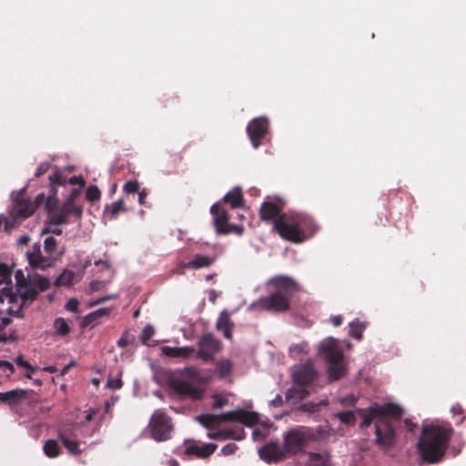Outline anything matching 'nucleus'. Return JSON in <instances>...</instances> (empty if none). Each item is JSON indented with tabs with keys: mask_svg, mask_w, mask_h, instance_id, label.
Instances as JSON below:
<instances>
[{
	"mask_svg": "<svg viewBox=\"0 0 466 466\" xmlns=\"http://www.w3.org/2000/svg\"><path fill=\"white\" fill-rule=\"evenodd\" d=\"M274 229L283 239L301 243L315 232L316 225L310 216L289 211L275 221Z\"/></svg>",
	"mask_w": 466,
	"mask_h": 466,
	"instance_id": "f03ea898",
	"label": "nucleus"
},
{
	"mask_svg": "<svg viewBox=\"0 0 466 466\" xmlns=\"http://www.w3.org/2000/svg\"><path fill=\"white\" fill-rule=\"evenodd\" d=\"M268 128L269 122L265 116L256 117L248 123L247 133L254 148H258L261 145V140L268 134Z\"/></svg>",
	"mask_w": 466,
	"mask_h": 466,
	"instance_id": "4468645a",
	"label": "nucleus"
},
{
	"mask_svg": "<svg viewBox=\"0 0 466 466\" xmlns=\"http://www.w3.org/2000/svg\"><path fill=\"white\" fill-rule=\"evenodd\" d=\"M54 327L56 334L60 336H66L69 333L70 329L66 321L63 318H57L55 320Z\"/></svg>",
	"mask_w": 466,
	"mask_h": 466,
	"instance_id": "a19ab883",
	"label": "nucleus"
},
{
	"mask_svg": "<svg viewBox=\"0 0 466 466\" xmlns=\"http://www.w3.org/2000/svg\"><path fill=\"white\" fill-rule=\"evenodd\" d=\"M122 386H123V381L119 378L108 379V380L106 382V387L111 390H119L122 388Z\"/></svg>",
	"mask_w": 466,
	"mask_h": 466,
	"instance_id": "603ef678",
	"label": "nucleus"
},
{
	"mask_svg": "<svg viewBox=\"0 0 466 466\" xmlns=\"http://www.w3.org/2000/svg\"><path fill=\"white\" fill-rule=\"evenodd\" d=\"M50 185L53 186H65L67 181L66 177L63 176L60 170H56L53 174L48 177Z\"/></svg>",
	"mask_w": 466,
	"mask_h": 466,
	"instance_id": "37998d69",
	"label": "nucleus"
},
{
	"mask_svg": "<svg viewBox=\"0 0 466 466\" xmlns=\"http://www.w3.org/2000/svg\"><path fill=\"white\" fill-rule=\"evenodd\" d=\"M15 363L17 366L27 370V372L25 374L26 379H32V374L37 370L36 367L32 366L27 360H25L23 356H18L15 359Z\"/></svg>",
	"mask_w": 466,
	"mask_h": 466,
	"instance_id": "ea45409f",
	"label": "nucleus"
},
{
	"mask_svg": "<svg viewBox=\"0 0 466 466\" xmlns=\"http://www.w3.org/2000/svg\"><path fill=\"white\" fill-rule=\"evenodd\" d=\"M217 447L215 443L203 444L201 446L193 444L187 446L185 452L188 455H196L198 458L206 459L215 452Z\"/></svg>",
	"mask_w": 466,
	"mask_h": 466,
	"instance_id": "5701e85b",
	"label": "nucleus"
},
{
	"mask_svg": "<svg viewBox=\"0 0 466 466\" xmlns=\"http://www.w3.org/2000/svg\"><path fill=\"white\" fill-rule=\"evenodd\" d=\"M162 352L170 358L188 359L194 355L196 350L192 346L163 347Z\"/></svg>",
	"mask_w": 466,
	"mask_h": 466,
	"instance_id": "b1692460",
	"label": "nucleus"
},
{
	"mask_svg": "<svg viewBox=\"0 0 466 466\" xmlns=\"http://www.w3.org/2000/svg\"><path fill=\"white\" fill-rule=\"evenodd\" d=\"M109 313V309L107 308H101V309H98L91 313H89L86 318H85V322H86V325H90V324H94V322L103 317V316H106Z\"/></svg>",
	"mask_w": 466,
	"mask_h": 466,
	"instance_id": "58836bf2",
	"label": "nucleus"
},
{
	"mask_svg": "<svg viewBox=\"0 0 466 466\" xmlns=\"http://www.w3.org/2000/svg\"><path fill=\"white\" fill-rule=\"evenodd\" d=\"M101 198V191L96 185H90L86 190V198L90 201H97Z\"/></svg>",
	"mask_w": 466,
	"mask_h": 466,
	"instance_id": "79ce46f5",
	"label": "nucleus"
},
{
	"mask_svg": "<svg viewBox=\"0 0 466 466\" xmlns=\"http://www.w3.org/2000/svg\"><path fill=\"white\" fill-rule=\"evenodd\" d=\"M320 403L315 404L313 402H305L300 405L299 410L306 412H315L318 410V407Z\"/></svg>",
	"mask_w": 466,
	"mask_h": 466,
	"instance_id": "3c124183",
	"label": "nucleus"
},
{
	"mask_svg": "<svg viewBox=\"0 0 466 466\" xmlns=\"http://www.w3.org/2000/svg\"><path fill=\"white\" fill-rule=\"evenodd\" d=\"M0 369H2L4 372L8 371L6 374L7 377H9L15 371L14 365L7 360H0Z\"/></svg>",
	"mask_w": 466,
	"mask_h": 466,
	"instance_id": "5fc2aeb1",
	"label": "nucleus"
},
{
	"mask_svg": "<svg viewBox=\"0 0 466 466\" xmlns=\"http://www.w3.org/2000/svg\"><path fill=\"white\" fill-rule=\"evenodd\" d=\"M259 456L267 462H277L287 457L284 448H281L276 442H270L264 445L259 450Z\"/></svg>",
	"mask_w": 466,
	"mask_h": 466,
	"instance_id": "aec40b11",
	"label": "nucleus"
},
{
	"mask_svg": "<svg viewBox=\"0 0 466 466\" xmlns=\"http://www.w3.org/2000/svg\"><path fill=\"white\" fill-rule=\"evenodd\" d=\"M34 286L39 290L40 292L46 291L50 287V281L47 278L45 277H37L33 281Z\"/></svg>",
	"mask_w": 466,
	"mask_h": 466,
	"instance_id": "c03bdc74",
	"label": "nucleus"
},
{
	"mask_svg": "<svg viewBox=\"0 0 466 466\" xmlns=\"http://www.w3.org/2000/svg\"><path fill=\"white\" fill-rule=\"evenodd\" d=\"M46 233H53L56 236H60V235H62L63 230L60 228H46L43 229L42 234H46Z\"/></svg>",
	"mask_w": 466,
	"mask_h": 466,
	"instance_id": "338daca9",
	"label": "nucleus"
},
{
	"mask_svg": "<svg viewBox=\"0 0 466 466\" xmlns=\"http://www.w3.org/2000/svg\"><path fill=\"white\" fill-rule=\"evenodd\" d=\"M60 441H62L65 448L68 451V452L72 455H79L82 451L79 449V442L76 440H72L68 438L65 433L59 432L58 435Z\"/></svg>",
	"mask_w": 466,
	"mask_h": 466,
	"instance_id": "7c9ffc66",
	"label": "nucleus"
},
{
	"mask_svg": "<svg viewBox=\"0 0 466 466\" xmlns=\"http://www.w3.org/2000/svg\"><path fill=\"white\" fill-rule=\"evenodd\" d=\"M196 358L205 362L212 361L221 350V342L212 333L204 334L198 341Z\"/></svg>",
	"mask_w": 466,
	"mask_h": 466,
	"instance_id": "f8f14e48",
	"label": "nucleus"
},
{
	"mask_svg": "<svg viewBox=\"0 0 466 466\" xmlns=\"http://www.w3.org/2000/svg\"><path fill=\"white\" fill-rule=\"evenodd\" d=\"M226 229L229 230L228 234L235 233L238 236H241L244 232V227L242 225H233L230 223Z\"/></svg>",
	"mask_w": 466,
	"mask_h": 466,
	"instance_id": "13d9d810",
	"label": "nucleus"
},
{
	"mask_svg": "<svg viewBox=\"0 0 466 466\" xmlns=\"http://www.w3.org/2000/svg\"><path fill=\"white\" fill-rule=\"evenodd\" d=\"M155 333V329L151 325H147L141 334V339L143 343L147 344V341L152 338Z\"/></svg>",
	"mask_w": 466,
	"mask_h": 466,
	"instance_id": "09e8293b",
	"label": "nucleus"
},
{
	"mask_svg": "<svg viewBox=\"0 0 466 466\" xmlns=\"http://www.w3.org/2000/svg\"><path fill=\"white\" fill-rule=\"evenodd\" d=\"M365 329V324L360 322L359 319H355L350 323L349 334L360 340L362 339V332Z\"/></svg>",
	"mask_w": 466,
	"mask_h": 466,
	"instance_id": "e433bc0d",
	"label": "nucleus"
},
{
	"mask_svg": "<svg viewBox=\"0 0 466 466\" xmlns=\"http://www.w3.org/2000/svg\"><path fill=\"white\" fill-rule=\"evenodd\" d=\"M81 188H73L66 201L76 204V199L80 196Z\"/></svg>",
	"mask_w": 466,
	"mask_h": 466,
	"instance_id": "052dcab7",
	"label": "nucleus"
},
{
	"mask_svg": "<svg viewBox=\"0 0 466 466\" xmlns=\"http://www.w3.org/2000/svg\"><path fill=\"white\" fill-rule=\"evenodd\" d=\"M50 168V163L48 162H43L41 163L38 167L36 168L35 177H39L42 175L46 174Z\"/></svg>",
	"mask_w": 466,
	"mask_h": 466,
	"instance_id": "4d7b16f0",
	"label": "nucleus"
},
{
	"mask_svg": "<svg viewBox=\"0 0 466 466\" xmlns=\"http://www.w3.org/2000/svg\"><path fill=\"white\" fill-rule=\"evenodd\" d=\"M76 278V275L74 271L66 269L61 273L56 279L55 285L57 287L66 286L69 287L72 286L75 282V279Z\"/></svg>",
	"mask_w": 466,
	"mask_h": 466,
	"instance_id": "2f4dec72",
	"label": "nucleus"
},
{
	"mask_svg": "<svg viewBox=\"0 0 466 466\" xmlns=\"http://www.w3.org/2000/svg\"><path fill=\"white\" fill-rule=\"evenodd\" d=\"M19 297L17 292L12 293L8 296V303L10 304V307H14L15 309L17 308L16 304L18 302Z\"/></svg>",
	"mask_w": 466,
	"mask_h": 466,
	"instance_id": "69168bd1",
	"label": "nucleus"
},
{
	"mask_svg": "<svg viewBox=\"0 0 466 466\" xmlns=\"http://www.w3.org/2000/svg\"><path fill=\"white\" fill-rule=\"evenodd\" d=\"M78 305L79 303L76 299H71L66 303L65 309L68 311L76 312Z\"/></svg>",
	"mask_w": 466,
	"mask_h": 466,
	"instance_id": "bf43d9fd",
	"label": "nucleus"
},
{
	"mask_svg": "<svg viewBox=\"0 0 466 466\" xmlns=\"http://www.w3.org/2000/svg\"><path fill=\"white\" fill-rule=\"evenodd\" d=\"M57 189L56 186L50 185L48 189V195L46 200V211H54L56 208L58 204Z\"/></svg>",
	"mask_w": 466,
	"mask_h": 466,
	"instance_id": "473e14b6",
	"label": "nucleus"
},
{
	"mask_svg": "<svg viewBox=\"0 0 466 466\" xmlns=\"http://www.w3.org/2000/svg\"><path fill=\"white\" fill-rule=\"evenodd\" d=\"M400 420L393 419L390 415H384L376 421L374 442L382 451L387 452L396 445L397 433L393 420Z\"/></svg>",
	"mask_w": 466,
	"mask_h": 466,
	"instance_id": "0eeeda50",
	"label": "nucleus"
},
{
	"mask_svg": "<svg viewBox=\"0 0 466 466\" xmlns=\"http://www.w3.org/2000/svg\"><path fill=\"white\" fill-rule=\"evenodd\" d=\"M309 391L306 387L296 386L289 389L286 392V399L294 402L300 401L309 397Z\"/></svg>",
	"mask_w": 466,
	"mask_h": 466,
	"instance_id": "cd10ccee",
	"label": "nucleus"
},
{
	"mask_svg": "<svg viewBox=\"0 0 466 466\" xmlns=\"http://www.w3.org/2000/svg\"><path fill=\"white\" fill-rule=\"evenodd\" d=\"M292 377L296 385L309 387L318 379L319 372L314 367L313 360H308L295 367Z\"/></svg>",
	"mask_w": 466,
	"mask_h": 466,
	"instance_id": "ddd939ff",
	"label": "nucleus"
},
{
	"mask_svg": "<svg viewBox=\"0 0 466 466\" xmlns=\"http://www.w3.org/2000/svg\"><path fill=\"white\" fill-rule=\"evenodd\" d=\"M181 379L188 380L192 384L200 381V374L197 368L190 366L186 367L181 370Z\"/></svg>",
	"mask_w": 466,
	"mask_h": 466,
	"instance_id": "72a5a7b5",
	"label": "nucleus"
},
{
	"mask_svg": "<svg viewBox=\"0 0 466 466\" xmlns=\"http://www.w3.org/2000/svg\"><path fill=\"white\" fill-rule=\"evenodd\" d=\"M48 220L52 225H65L69 223L68 217L73 215L76 220H81L83 216V206L72 204L65 201L64 204L54 209V211H47Z\"/></svg>",
	"mask_w": 466,
	"mask_h": 466,
	"instance_id": "9b49d317",
	"label": "nucleus"
},
{
	"mask_svg": "<svg viewBox=\"0 0 466 466\" xmlns=\"http://www.w3.org/2000/svg\"><path fill=\"white\" fill-rule=\"evenodd\" d=\"M275 291L260 298L255 306L260 309L284 312L290 308V299L298 291L297 283L289 277L278 276L270 279Z\"/></svg>",
	"mask_w": 466,
	"mask_h": 466,
	"instance_id": "7ed1b4c3",
	"label": "nucleus"
},
{
	"mask_svg": "<svg viewBox=\"0 0 466 466\" xmlns=\"http://www.w3.org/2000/svg\"><path fill=\"white\" fill-rule=\"evenodd\" d=\"M20 304L17 308L9 307L7 312L9 315L16 318H24V309L29 307L36 299L39 290L34 286L32 280L28 283L19 284L16 288Z\"/></svg>",
	"mask_w": 466,
	"mask_h": 466,
	"instance_id": "9d476101",
	"label": "nucleus"
},
{
	"mask_svg": "<svg viewBox=\"0 0 466 466\" xmlns=\"http://www.w3.org/2000/svg\"><path fill=\"white\" fill-rule=\"evenodd\" d=\"M208 437L212 440L226 441L233 439L236 441H241L245 438V431L242 428L238 431L227 429L221 430L215 432H208Z\"/></svg>",
	"mask_w": 466,
	"mask_h": 466,
	"instance_id": "412c9836",
	"label": "nucleus"
},
{
	"mask_svg": "<svg viewBox=\"0 0 466 466\" xmlns=\"http://www.w3.org/2000/svg\"><path fill=\"white\" fill-rule=\"evenodd\" d=\"M174 392L181 397H188L192 400H200L203 392L194 384L181 378L172 379L169 382Z\"/></svg>",
	"mask_w": 466,
	"mask_h": 466,
	"instance_id": "f3484780",
	"label": "nucleus"
},
{
	"mask_svg": "<svg viewBox=\"0 0 466 466\" xmlns=\"http://www.w3.org/2000/svg\"><path fill=\"white\" fill-rule=\"evenodd\" d=\"M123 190L127 195H135L139 190V183L137 180H129L125 183Z\"/></svg>",
	"mask_w": 466,
	"mask_h": 466,
	"instance_id": "49530a36",
	"label": "nucleus"
},
{
	"mask_svg": "<svg viewBox=\"0 0 466 466\" xmlns=\"http://www.w3.org/2000/svg\"><path fill=\"white\" fill-rule=\"evenodd\" d=\"M198 421L206 428H211L213 425L218 423L220 420L219 415L205 413L197 417Z\"/></svg>",
	"mask_w": 466,
	"mask_h": 466,
	"instance_id": "c9c22d12",
	"label": "nucleus"
},
{
	"mask_svg": "<svg viewBox=\"0 0 466 466\" xmlns=\"http://www.w3.org/2000/svg\"><path fill=\"white\" fill-rule=\"evenodd\" d=\"M68 183H70L71 185H79V188L84 187V186L86 185V181L81 176H74L70 177Z\"/></svg>",
	"mask_w": 466,
	"mask_h": 466,
	"instance_id": "680f3d73",
	"label": "nucleus"
},
{
	"mask_svg": "<svg viewBox=\"0 0 466 466\" xmlns=\"http://www.w3.org/2000/svg\"><path fill=\"white\" fill-rule=\"evenodd\" d=\"M106 209L109 210L111 218H116L119 213L127 211L125 207V200L120 198L117 201L112 203L111 206H107Z\"/></svg>",
	"mask_w": 466,
	"mask_h": 466,
	"instance_id": "4c0bfd02",
	"label": "nucleus"
},
{
	"mask_svg": "<svg viewBox=\"0 0 466 466\" xmlns=\"http://www.w3.org/2000/svg\"><path fill=\"white\" fill-rule=\"evenodd\" d=\"M15 281H16V287L19 284L28 283V282L31 281V280H28V279H26L25 278L23 271L20 270V269L15 272Z\"/></svg>",
	"mask_w": 466,
	"mask_h": 466,
	"instance_id": "e2e57ef3",
	"label": "nucleus"
},
{
	"mask_svg": "<svg viewBox=\"0 0 466 466\" xmlns=\"http://www.w3.org/2000/svg\"><path fill=\"white\" fill-rule=\"evenodd\" d=\"M152 438L157 441H163L170 439L173 426L170 417L164 411L156 410L149 423Z\"/></svg>",
	"mask_w": 466,
	"mask_h": 466,
	"instance_id": "1a4fd4ad",
	"label": "nucleus"
},
{
	"mask_svg": "<svg viewBox=\"0 0 466 466\" xmlns=\"http://www.w3.org/2000/svg\"><path fill=\"white\" fill-rule=\"evenodd\" d=\"M221 421H237L247 427H253L258 422V414L255 411H248L242 409L230 410L219 414Z\"/></svg>",
	"mask_w": 466,
	"mask_h": 466,
	"instance_id": "dca6fc26",
	"label": "nucleus"
},
{
	"mask_svg": "<svg viewBox=\"0 0 466 466\" xmlns=\"http://www.w3.org/2000/svg\"><path fill=\"white\" fill-rule=\"evenodd\" d=\"M57 241L54 237H47L44 241V250L47 256L51 255L56 258V260L62 257L65 253V248L56 252Z\"/></svg>",
	"mask_w": 466,
	"mask_h": 466,
	"instance_id": "c85d7f7f",
	"label": "nucleus"
},
{
	"mask_svg": "<svg viewBox=\"0 0 466 466\" xmlns=\"http://www.w3.org/2000/svg\"><path fill=\"white\" fill-rule=\"evenodd\" d=\"M309 466H327L326 460L319 453H310Z\"/></svg>",
	"mask_w": 466,
	"mask_h": 466,
	"instance_id": "de8ad7c7",
	"label": "nucleus"
},
{
	"mask_svg": "<svg viewBox=\"0 0 466 466\" xmlns=\"http://www.w3.org/2000/svg\"><path fill=\"white\" fill-rule=\"evenodd\" d=\"M238 450V446L237 444L233 443V442H230V443H228L227 445H225L222 449H221V453L225 456H228V455H231L233 453H235V451Z\"/></svg>",
	"mask_w": 466,
	"mask_h": 466,
	"instance_id": "864d4df0",
	"label": "nucleus"
},
{
	"mask_svg": "<svg viewBox=\"0 0 466 466\" xmlns=\"http://www.w3.org/2000/svg\"><path fill=\"white\" fill-rule=\"evenodd\" d=\"M234 328V323L230 319V315L228 310L224 309L220 314L216 323V329L218 331H222L224 337L227 339H232V330Z\"/></svg>",
	"mask_w": 466,
	"mask_h": 466,
	"instance_id": "4be33fe9",
	"label": "nucleus"
},
{
	"mask_svg": "<svg viewBox=\"0 0 466 466\" xmlns=\"http://www.w3.org/2000/svg\"><path fill=\"white\" fill-rule=\"evenodd\" d=\"M138 194V203L140 205H146V199H147V190L146 188H143L141 190H138V192H137Z\"/></svg>",
	"mask_w": 466,
	"mask_h": 466,
	"instance_id": "0e129e2a",
	"label": "nucleus"
},
{
	"mask_svg": "<svg viewBox=\"0 0 466 466\" xmlns=\"http://www.w3.org/2000/svg\"><path fill=\"white\" fill-rule=\"evenodd\" d=\"M46 198L45 194H44V193H41V194H38V195L35 197V200H34V201H32V202H33V203H35V204L36 205V208H38L40 205H42L43 203H45V204H46Z\"/></svg>",
	"mask_w": 466,
	"mask_h": 466,
	"instance_id": "774afa93",
	"label": "nucleus"
},
{
	"mask_svg": "<svg viewBox=\"0 0 466 466\" xmlns=\"http://www.w3.org/2000/svg\"><path fill=\"white\" fill-rule=\"evenodd\" d=\"M283 208L284 202L280 198H278L277 202L264 201L259 208V218L274 226L275 221L283 214Z\"/></svg>",
	"mask_w": 466,
	"mask_h": 466,
	"instance_id": "a211bd4d",
	"label": "nucleus"
},
{
	"mask_svg": "<svg viewBox=\"0 0 466 466\" xmlns=\"http://www.w3.org/2000/svg\"><path fill=\"white\" fill-rule=\"evenodd\" d=\"M26 258L30 267L34 269H46L52 267L56 261L54 256L43 255L39 243L33 245L32 248L26 252Z\"/></svg>",
	"mask_w": 466,
	"mask_h": 466,
	"instance_id": "2eb2a0df",
	"label": "nucleus"
},
{
	"mask_svg": "<svg viewBox=\"0 0 466 466\" xmlns=\"http://www.w3.org/2000/svg\"><path fill=\"white\" fill-rule=\"evenodd\" d=\"M213 399V409H220L228 403V400L226 398L220 397L218 395H214Z\"/></svg>",
	"mask_w": 466,
	"mask_h": 466,
	"instance_id": "6e6d98bb",
	"label": "nucleus"
},
{
	"mask_svg": "<svg viewBox=\"0 0 466 466\" xmlns=\"http://www.w3.org/2000/svg\"><path fill=\"white\" fill-rule=\"evenodd\" d=\"M312 439L313 434L304 428L290 430L284 436L283 448L286 455L291 456L305 452L309 441Z\"/></svg>",
	"mask_w": 466,
	"mask_h": 466,
	"instance_id": "6e6552de",
	"label": "nucleus"
},
{
	"mask_svg": "<svg viewBox=\"0 0 466 466\" xmlns=\"http://www.w3.org/2000/svg\"><path fill=\"white\" fill-rule=\"evenodd\" d=\"M319 353L328 363V379L330 382L345 376L347 368L344 363V352L337 339L327 338L322 340Z\"/></svg>",
	"mask_w": 466,
	"mask_h": 466,
	"instance_id": "20e7f679",
	"label": "nucleus"
},
{
	"mask_svg": "<svg viewBox=\"0 0 466 466\" xmlns=\"http://www.w3.org/2000/svg\"><path fill=\"white\" fill-rule=\"evenodd\" d=\"M0 278L1 282H6L11 278V270L8 268V267L3 263L0 264Z\"/></svg>",
	"mask_w": 466,
	"mask_h": 466,
	"instance_id": "8fccbe9b",
	"label": "nucleus"
},
{
	"mask_svg": "<svg viewBox=\"0 0 466 466\" xmlns=\"http://www.w3.org/2000/svg\"><path fill=\"white\" fill-rule=\"evenodd\" d=\"M361 418V428H368L373 421L380 420L384 415H390L393 419H400L403 415V409L396 403L386 402L379 404L373 402L367 409H358L356 411Z\"/></svg>",
	"mask_w": 466,
	"mask_h": 466,
	"instance_id": "423d86ee",
	"label": "nucleus"
},
{
	"mask_svg": "<svg viewBox=\"0 0 466 466\" xmlns=\"http://www.w3.org/2000/svg\"><path fill=\"white\" fill-rule=\"evenodd\" d=\"M216 261V257H209L206 255L197 254L194 258L187 262L184 267L187 268L199 269L202 268H208Z\"/></svg>",
	"mask_w": 466,
	"mask_h": 466,
	"instance_id": "393cba45",
	"label": "nucleus"
},
{
	"mask_svg": "<svg viewBox=\"0 0 466 466\" xmlns=\"http://www.w3.org/2000/svg\"><path fill=\"white\" fill-rule=\"evenodd\" d=\"M338 418L342 423L353 424L356 420L355 413L351 410L341 411L338 414Z\"/></svg>",
	"mask_w": 466,
	"mask_h": 466,
	"instance_id": "a18cd8bd",
	"label": "nucleus"
},
{
	"mask_svg": "<svg viewBox=\"0 0 466 466\" xmlns=\"http://www.w3.org/2000/svg\"><path fill=\"white\" fill-rule=\"evenodd\" d=\"M36 210V205L30 198H25L21 193L13 198L12 206L7 215L0 216V228L10 232L22 221L31 217Z\"/></svg>",
	"mask_w": 466,
	"mask_h": 466,
	"instance_id": "39448f33",
	"label": "nucleus"
},
{
	"mask_svg": "<svg viewBox=\"0 0 466 466\" xmlns=\"http://www.w3.org/2000/svg\"><path fill=\"white\" fill-rule=\"evenodd\" d=\"M223 201L229 204L232 208H237L243 206V196L240 187H235L228 192L223 198Z\"/></svg>",
	"mask_w": 466,
	"mask_h": 466,
	"instance_id": "bb28decb",
	"label": "nucleus"
},
{
	"mask_svg": "<svg viewBox=\"0 0 466 466\" xmlns=\"http://www.w3.org/2000/svg\"><path fill=\"white\" fill-rule=\"evenodd\" d=\"M31 390L15 389L7 391L6 399L8 406L18 405L28 399Z\"/></svg>",
	"mask_w": 466,
	"mask_h": 466,
	"instance_id": "a878e982",
	"label": "nucleus"
},
{
	"mask_svg": "<svg viewBox=\"0 0 466 466\" xmlns=\"http://www.w3.org/2000/svg\"><path fill=\"white\" fill-rule=\"evenodd\" d=\"M453 431V428L450 425L424 426L417 443V450L422 460L429 464L441 461L448 450Z\"/></svg>",
	"mask_w": 466,
	"mask_h": 466,
	"instance_id": "f257e3e1",
	"label": "nucleus"
},
{
	"mask_svg": "<svg viewBox=\"0 0 466 466\" xmlns=\"http://www.w3.org/2000/svg\"><path fill=\"white\" fill-rule=\"evenodd\" d=\"M44 452L49 458H56L59 456L61 449L55 440H47L44 444Z\"/></svg>",
	"mask_w": 466,
	"mask_h": 466,
	"instance_id": "f704fd0d",
	"label": "nucleus"
},
{
	"mask_svg": "<svg viewBox=\"0 0 466 466\" xmlns=\"http://www.w3.org/2000/svg\"><path fill=\"white\" fill-rule=\"evenodd\" d=\"M210 213L214 216V225L218 235H228V229H226L229 225L228 211L219 204H214L210 208Z\"/></svg>",
	"mask_w": 466,
	"mask_h": 466,
	"instance_id": "6ab92c4d",
	"label": "nucleus"
},
{
	"mask_svg": "<svg viewBox=\"0 0 466 466\" xmlns=\"http://www.w3.org/2000/svg\"><path fill=\"white\" fill-rule=\"evenodd\" d=\"M233 370V362L228 359H223L216 363L215 372L219 379L228 377Z\"/></svg>",
	"mask_w": 466,
	"mask_h": 466,
	"instance_id": "c756f323",
	"label": "nucleus"
}]
</instances>
